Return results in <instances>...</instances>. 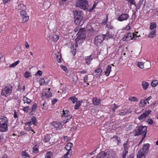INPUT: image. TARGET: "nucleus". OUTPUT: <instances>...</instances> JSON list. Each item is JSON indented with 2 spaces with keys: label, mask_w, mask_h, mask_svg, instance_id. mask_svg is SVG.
<instances>
[{
  "label": "nucleus",
  "mask_w": 158,
  "mask_h": 158,
  "mask_svg": "<svg viewBox=\"0 0 158 158\" xmlns=\"http://www.w3.org/2000/svg\"><path fill=\"white\" fill-rule=\"evenodd\" d=\"M88 76L87 75H85L84 78V81L85 82H88Z\"/></svg>",
  "instance_id": "nucleus-64"
},
{
  "label": "nucleus",
  "mask_w": 158,
  "mask_h": 158,
  "mask_svg": "<svg viewBox=\"0 0 158 158\" xmlns=\"http://www.w3.org/2000/svg\"><path fill=\"white\" fill-rule=\"evenodd\" d=\"M93 59L92 57V55H90L89 56H88L85 57V63L88 65H89L91 63V61Z\"/></svg>",
  "instance_id": "nucleus-17"
},
{
  "label": "nucleus",
  "mask_w": 158,
  "mask_h": 158,
  "mask_svg": "<svg viewBox=\"0 0 158 158\" xmlns=\"http://www.w3.org/2000/svg\"><path fill=\"white\" fill-rule=\"evenodd\" d=\"M69 100H70L73 103H74L76 102L78 100L77 98H76L75 96H73L72 97H70L68 98Z\"/></svg>",
  "instance_id": "nucleus-35"
},
{
  "label": "nucleus",
  "mask_w": 158,
  "mask_h": 158,
  "mask_svg": "<svg viewBox=\"0 0 158 158\" xmlns=\"http://www.w3.org/2000/svg\"><path fill=\"white\" fill-rule=\"evenodd\" d=\"M142 85L143 89L144 90H146L149 86V84L145 81H142Z\"/></svg>",
  "instance_id": "nucleus-27"
},
{
  "label": "nucleus",
  "mask_w": 158,
  "mask_h": 158,
  "mask_svg": "<svg viewBox=\"0 0 158 158\" xmlns=\"http://www.w3.org/2000/svg\"><path fill=\"white\" fill-rule=\"evenodd\" d=\"M83 17H74V23L77 25H79L82 21Z\"/></svg>",
  "instance_id": "nucleus-22"
},
{
  "label": "nucleus",
  "mask_w": 158,
  "mask_h": 158,
  "mask_svg": "<svg viewBox=\"0 0 158 158\" xmlns=\"http://www.w3.org/2000/svg\"><path fill=\"white\" fill-rule=\"evenodd\" d=\"M156 31L155 30H153L148 34V37L150 38H152L154 37V36L156 35Z\"/></svg>",
  "instance_id": "nucleus-34"
},
{
  "label": "nucleus",
  "mask_w": 158,
  "mask_h": 158,
  "mask_svg": "<svg viewBox=\"0 0 158 158\" xmlns=\"http://www.w3.org/2000/svg\"><path fill=\"white\" fill-rule=\"evenodd\" d=\"M145 64L148 65V66L147 67L145 66L144 67L143 63L142 62H138L137 63V65L138 67L141 69H143L144 68L146 69H148L150 68L151 67V65L150 63H148L147 64Z\"/></svg>",
  "instance_id": "nucleus-16"
},
{
  "label": "nucleus",
  "mask_w": 158,
  "mask_h": 158,
  "mask_svg": "<svg viewBox=\"0 0 158 158\" xmlns=\"http://www.w3.org/2000/svg\"><path fill=\"white\" fill-rule=\"evenodd\" d=\"M110 140H113V141H115V140H116L118 143H119L121 142L120 138L116 135L113 136V137L111 138Z\"/></svg>",
  "instance_id": "nucleus-32"
},
{
  "label": "nucleus",
  "mask_w": 158,
  "mask_h": 158,
  "mask_svg": "<svg viewBox=\"0 0 158 158\" xmlns=\"http://www.w3.org/2000/svg\"><path fill=\"white\" fill-rule=\"evenodd\" d=\"M137 37L138 36L134 33H131L129 32L123 38V40L124 41H128L131 40H135Z\"/></svg>",
  "instance_id": "nucleus-7"
},
{
  "label": "nucleus",
  "mask_w": 158,
  "mask_h": 158,
  "mask_svg": "<svg viewBox=\"0 0 158 158\" xmlns=\"http://www.w3.org/2000/svg\"><path fill=\"white\" fill-rule=\"evenodd\" d=\"M129 148L128 144L127 143V141L123 144V151L128 152Z\"/></svg>",
  "instance_id": "nucleus-41"
},
{
  "label": "nucleus",
  "mask_w": 158,
  "mask_h": 158,
  "mask_svg": "<svg viewBox=\"0 0 158 158\" xmlns=\"http://www.w3.org/2000/svg\"><path fill=\"white\" fill-rule=\"evenodd\" d=\"M22 158H30V156L25 151H23L21 153Z\"/></svg>",
  "instance_id": "nucleus-33"
},
{
  "label": "nucleus",
  "mask_w": 158,
  "mask_h": 158,
  "mask_svg": "<svg viewBox=\"0 0 158 158\" xmlns=\"http://www.w3.org/2000/svg\"><path fill=\"white\" fill-rule=\"evenodd\" d=\"M67 118L65 120H64L63 123L65 124L68 122L72 118V115H69V117H67Z\"/></svg>",
  "instance_id": "nucleus-46"
},
{
  "label": "nucleus",
  "mask_w": 158,
  "mask_h": 158,
  "mask_svg": "<svg viewBox=\"0 0 158 158\" xmlns=\"http://www.w3.org/2000/svg\"><path fill=\"white\" fill-rule=\"evenodd\" d=\"M104 40V38L102 34L98 35L94 38V44L97 46H99L102 43Z\"/></svg>",
  "instance_id": "nucleus-6"
},
{
  "label": "nucleus",
  "mask_w": 158,
  "mask_h": 158,
  "mask_svg": "<svg viewBox=\"0 0 158 158\" xmlns=\"http://www.w3.org/2000/svg\"><path fill=\"white\" fill-rule=\"evenodd\" d=\"M39 147L38 144H37V143L34 144V145L33 146L32 148V152L35 154L38 153L39 152L38 150Z\"/></svg>",
  "instance_id": "nucleus-24"
},
{
  "label": "nucleus",
  "mask_w": 158,
  "mask_h": 158,
  "mask_svg": "<svg viewBox=\"0 0 158 158\" xmlns=\"http://www.w3.org/2000/svg\"><path fill=\"white\" fill-rule=\"evenodd\" d=\"M61 68L66 73H68V70L67 67L63 65H60V66Z\"/></svg>",
  "instance_id": "nucleus-52"
},
{
  "label": "nucleus",
  "mask_w": 158,
  "mask_h": 158,
  "mask_svg": "<svg viewBox=\"0 0 158 158\" xmlns=\"http://www.w3.org/2000/svg\"><path fill=\"white\" fill-rule=\"evenodd\" d=\"M53 155V153L49 151L45 154L44 158H52Z\"/></svg>",
  "instance_id": "nucleus-30"
},
{
  "label": "nucleus",
  "mask_w": 158,
  "mask_h": 158,
  "mask_svg": "<svg viewBox=\"0 0 158 158\" xmlns=\"http://www.w3.org/2000/svg\"><path fill=\"white\" fill-rule=\"evenodd\" d=\"M42 71L40 70H38L37 71V72L35 73V75L37 76L39 75L40 76L42 75Z\"/></svg>",
  "instance_id": "nucleus-60"
},
{
  "label": "nucleus",
  "mask_w": 158,
  "mask_h": 158,
  "mask_svg": "<svg viewBox=\"0 0 158 158\" xmlns=\"http://www.w3.org/2000/svg\"><path fill=\"white\" fill-rule=\"evenodd\" d=\"M106 158H114L115 153L112 150H106Z\"/></svg>",
  "instance_id": "nucleus-11"
},
{
  "label": "nucleus",
  "mask_w": 158,
  "mask_h": 158,
  "mask_svg": "<svg viewBox=\"0 0 158 158\" xmlns=\"http://www.w3.org/2000/svg\"><path fill=\"white\" fill-rule=\"evenodd\" d=\"M150 148V144L149 143H145L143 145L142 148L139 150L147 154Z\"/></svg>",
  "instance_id": "nucleus-13"
},
{
  "label": "nucleus",
  "mask_w": 158,
  "mask_h": 158,
  "mask_svg": "<svg viewBox=\"0 0 158 158\" xmlns=\"http://www.w3.org/2000/svg\"><path fill=\"white\" fill-rule=\"evenodd\" d=\"M139 105L141 107H143L146 105V104L144 102V99H141V100L139 103Z\"/></svg>",
  "instance_id": "nucleus-45"
},
{
  "label": "nucleus",
  "mask_w": 158,
  "mask_h": 158,
  "mask_svg": "<svg viewBox=\"0 0 158 158\" xmlns=\"http://www.w3.org/2000/svg\"><path fill=\"white\" fill-rule=\"evenodd\" d=\"M147 127L146 126H139L137 127V129L133 131V133L135 136L139 135H143L146 136L147 133Z\"/></svg>",
  "instance_id": "nucleus-3"
},
{
  "label": "nucleus",
  "mask_w": 158,
  "mask_h": 158,
  "mask_svg": "<svg viewBox=\"0 0 158 158\" xmlns=\"http://www.w3.org/2000/svg\"><path fill=\"white\" fill-rule=\"evenodd\" d=\"M108 20V16H106V19L103 20L102 22V24L103 25L106 24Z\"/></svg>",
  "instance_id": "nucleus-61"
},
{
  "label": "nucleus",
  "mask_w": 158,
  "mask_h": 158,
  "mask_svg": "<svg viewBox=\"0 0 158 158\" xmlns=\"http://www.w3.org/2000/svg\"><path fill=\"white\" fill-rule=\"evenodd\" d=\"M127 1L130 3L131 5H134L136 7H137L136 2L135 0H127Z\"/></svg>",
  "instance_id": "nucleus-44"
},
{
  "label": "nucleus",
  "mask_w": 158,
  "mask_h": 158,
  "mask_svg": "<svg viewBox=\"0 0 158 158\" xmlns=\"http://www.w3.org/2000/svg\"><path fill=\"white\" fill-rule=\"evenodd\" d=\"M5 60V58L3 55L0 52V61L1 62H4Z\"/></svg>",
  "instance_id": "nucleus-54"
},
{
  "label": "nucleus",
  "mask_w": 158,
  "mask_h": 158,
  "mask_svg": "<svg viewBox=\"0 0 158 158\" xmlns=\"http://www.w3.org/2000/svg\"><path fill=\"white\" fill-rule=\"evenodd\" d=\"M147 154L139 150L137 154V158H146V155Z\"/></svg>",
  "instance_id": "nucleus-20"
},
{
  "label": "nucleus",
  "mask_w": 158,
  "mask_h": 158,
  "mask_svg": "<svg viewBox=\"0 0 158 158\" xmlns=\"http://www.w3.org/2000/svg\"><path fill=\"white\" fill-rule=\"evenodd\" d=\"M156 24L155 22H152L150 23V29L151 30H152L156 28Z\"/></svg>",
  "instance_id": "nucleus-36"
},
{
  "label": "nucleus",
  "mask_w": 158,
  "mask_h": 158,
  "mask_svg": "<svg viewBox=\"0 0 158 158\" xmlns=\"http://www.w3.org/2000/svg\"><path fill=\"white\" fill-rule=\"evenodd\" d=\"M113 105L114 107L112 108V110L113 112H114L116 109L118 108V106L115 103L113 104Z\"/></svg>",
  "instance_id": "nucleus-59"
},
{
  "label": "nucleus",
  "mask_w": 158,
  "mask_h": 158,
  "mask_svg": "<svg viewBox=\"0 0 158 158\" xmlns=\"http://www.w3.org/2000/svg\"><path fill=\"white\" fill-rule=\"evenodd\" d=\"M103 37L104 38V40H108V39L112 38L113 37V35L112 33L110 30H108L106 34H102Z\"/></svg>",
  "instance_id": "nucleus-14"
},
{
  "label": "nucleus",
  "mask_w": 158,
  "mask_h": 158,
  "mask_svg": "<svg viewBox=\"0 0 158 158\" xmlns=\"http://www.w3.org/2000/svg\"><path fill=\"white\" fill-rule=\"evenodd\" d=\"M128 152L123 151V153L122 155V158H126V155L128 153Z\"/></svg>",
  "instance_id": "nucleus-57"
},
{
  "label": "nucleus",
  "mask_w": 158,
  "mask_h": 158,
  "mask_svg": "<svg viewBox=\"0 0 158 158\" xmlns=\"http://www.w3.org/2000/svg\"><path fill=\"white\" fill-rule=\"evenodd\" d=\"M50 135L49 134H46L44 136L42 140L44 142L47 143L50 141Z\"/></svg>",
  "instance_id": "nucleus-25"
},
{
  "label": "nucleus",
  "mask_w": 158,
  "mask_h": 158,
  "mask_svg": "<svg viewBox=\"0 0 158 158\" xmlns=\"http://www.w3.org/2000/svg\"><path fill=\"white\" fill-rule=\"evenodd\" d=\"M158 84V81L157 80H153L151 83V85L152 87H155Z\"/></svg>",
  "instance_id": "nucleus-43"
},
{
  "label": "nucleus",
  "mask_w": 158,
  "mask_h": 158,
  "mask_svg": "<svg viewBox=\"0 0 158 158\" xmlns=\"http://www.w3.org/2000/svg\"><path fill=\"white\" fill-rule=\"evenodd\" d=\"M13 91V85L11 84L6 85L1 90L2 96L7 97L10 95Z\"/></svg>",
  "instance_id": "nucleus-2"
},
{
  "label": "nucleus",
  "mask_w": 158,
  "mask_h": 158,
  "mask_svg": "<svg viewBox=\"0 0 158 158\" xmlns=\"http://www.w3.org/2000/svg\"><path fill=\"white\" fill-rule=\"evenodd\" d=\"M102 72V69L100 68H98L94 71V73L96 74V75L100 76Z\"/></svg>",
  "instance_id": "nucleus-29"
},
{
  "label": "nucleus",
  "mask_w": 158,
  "mask_h": 158,
  "mask_svg": "<svg viewBox=\"0 0 158 158\" xmlns=\"http://www.w3.org/2000/svg\"><path fill=\"white\" fill-rule=\"evenodd\" d=\"M85 33V28H82L80 29L78 33V36L75 39L76 43H77L79 40H81L85 39L86 37Z\"/></svg>",
  "instance_id": "nucleus-5"
},
{
  "label": "nucleus",
  "mask_w": 158,
  "mask_h": 158,
  "mask_svg": "<svg viewBox=\"0 0 158 158\" xmlns=\"http://www.w3.org/2000/svg\"><path fill=\"white\" fill-rule=\"evenodd\" d=\"M37 121L36 117L34 116L32 117L31 118V121L27 123L28 126L31 125V124H33L35 126L37 125Z\"/></svg>",
  "instance_id": "nucleus-19"
},
{
  "label": "nucleus",
  "mask_w": 158,
  "mask_h": 158,
  "mask_svg": "<svg viewBox=\"0 0 158 158\" xmlns=\"http://www.w3.org/2000/svg\"><path fill=\"white\" fill-rule=\"evenodd\" d=\"M96 158H106V150L104 151H102L98 153Z\"/></svg>",
  "instance_id": "nucleus-23"
},
{
  "label": "nucleus",
  "mask_w": 158,
  "mask_h": 158,
  "mask_svg": "<svg viewBox=\"0 0 158 158\" xmlns=\"http://www.w3.org/2000/svg\"><path fill=\"white\" fill-rule=\"evenodd\" d=\"M22 100L24 102V103H27L28 104H30L32 101V100L30 99H29L26 96H23V98Z\"/></svg>",
  "instance_id": "nucleus-28"
},
{
  "label": "nucleus",
  "mask_w": 158,
  "mask_h": 158,
  "mask_svg": "<svg viewBox=\"0 0 158 158\" xmlns=\"http://www.w3.org/2000/svg\"><path fill=\"white\" fill-rule=\"evenodd\" d=\"M111 66L110 65H108L106 68V69L105 72V74L106 76H108L111 72Z\"/></svg>",
  "instance_id": "nucleus-26"
},
{
  "label": "nucleus",
  "mask_w": 158,
  "mask_h": 158,
  "mask_svg": "<svg viewBox=\"0 0 158 158\" xmlns=\"http://www.w3.org/2000/svg\"><path fill=\"white\" fill-rule=\"evenodd\" d=\"M73 146V144L71 143H68L65 147V148L68 151L66 153H68L69 154H72V151L71 148Z\"/></svg>",
  "instance_id": "nucleus-15"
},
{
  "label": "nucleus",
  "mask_w": 158,
  "mask_h": 158,
  "mask_svg": "<svg viewBox=\"0 0 158 158\" xmlns=\"http://www.w3.org/2000/svg\"><path fill=\"white\" fill-rule=\"evenodd\" d=\"M8 119L5 116L0 118V132H6L8 130Z\"/></svg>",
  "instance_id": "nucleus-1"
},
{
  "label": "nucleus",
  "mask_w": 158,
  "mask_h": 158,
  "mask_svg": "<svg viewBox=\"0 0 158 158\" xmlns=\"http://www.w3.org/2000/svg\"><path fill=\"white\" fill-rule=\"evenodd\" d=\"M30 73L28 72H26L24 74V76L26 78H28L29 77V75Z\"/></svg>",
  "instance_id": "nucleus-62"
},
{
  "label": "nucleus",
  "mask_w": 158,
  "mask_h": 158,
  "mask_svg": "<svg viewBox=\"0 0 158 158\" xmlns=\"http://www.w3.org/2000/svg\"><path fill=\"white\" fill-rule=\"evenodd\" d=\"M107 27L109 29V30H111V31H113V32L114 31V27L113 26H112L110 25H107Z\"/></svg>",
  "instance_id": "nucleus-56"
},
{
  "label": "nucleus",
  "mask_w": 158,
  "mask_h": 158,
  "mask_svg": "<svg viewBox=\"0 0 158 158\" xmlns=\"http://www.w3.org/2000/svg\"><path fill=\"white\" fill-rule=\"evenodd\" d=\"M61 58V56L60 55L57 56L56 60L58 63H60L62 62Z\"/></svg>",
  "instance_id": "nucleus-53"
},
{
  "label": "nucleus",
  "mask_w": 158,
  "mask_h": 158,
  "mask_svg": "<svg viewBox=\"0 0 158 158\" xmlns=\"http://www.w3.org/2000/svg\"><path fill=\"white\" fill-rule=\"evenodd\" d=\"M98 2V1H95L92 7L90 9L89 11L90 12H92L97 6Z\"/></svg>",
  "instance_id": "nucleus-39"
},
{
  "label": "nucleus",
  "mask_w": 158,
  "mask_h": 158,
  "mask_svg": "<svg viewBox=\"0 0 158 158\" xmlns=\"http://www.w3.org/2000/svg\"><path fill=\"white\" fill-rule=\"evenodd\" d=\"M19 63V61L18 60L14 62V63L11 64L10 65V67H14L18 65Z\"/></svg>",
  "instance_id": "nucleus-50"
},
{
  "label": "nucleus",
  "mask_w": 158,
  "mask_h": 158,
  "mask_svg": "<svg viewBox=\"0 0 158 158\" xmlns=\"http://www.w3.org/2000/svg\"><path fill=\"white\" fill-rule=\"evenodd\" d=\"M147 122L150 124H152L153 123V120L151 118L148 119L147 121Z\"/></svg>",
  "instance_id": "nucleus-58"
},
{
  "label": "nucleus",
  "mask_w": 158,
  "mask_h": 158,
  "mask_svg": "<svg viewBox=\"0 0 158 158\" xmlns=\"http://www.w3.org/2000/svg\"><path fill=\"white\" fill-rule=\"evenodd\" d=\"M76 7L84 10H87L89 6V2L87 0H78L75 3Z\"/></svg>",
  "instance_id": "nucleus-4"
},
{
  "label": "nucleus",
  "mask_w": 158,
  "mask_h": 158,
  "mask_svg": "<svg viewBox=\"0 0 158 158\" xmlns=\"http://www.w3.org/2000/svg\"><path fill=\"white\" fill-rule=\"evenodd\" d=\"M77 129L76 126H74L70 130L73 132L75 131Z\"/></svg>",
  "instance_id": "nucleus-63"
},
{
  "label": "nucleus",
  "mask_w": 158,
  "mask_h": 158,
  "mask_svg": "<svg viewBox=\"0 0 158 158\" xmlns=\"http://www.w3.org/2000/svg\"><path fill=\"white\" fill-rule=\"evenodd\" d=\"M151 112L152 111L151 110H148L146 111L145 112L142 114L140 116L138 117V119L141 121H143L149 115Z\"/></svg>",
  "instance_id": "nucleus-9"
},
{
  "label": "nucleus",
  "mask_w": 158,
  "mask_h": 158,
  "mask_svg": "<svg viewBox=\"0 0 158 158\" xmlns=\"http://www.w3.org/2000/svg\"><path fill=\"white\" fill-rule=\"evenodd\" d=\"M25 6L23 4H19L18 6V10H23L25 8Z\"/></svg>",
  "instance_id": "nucleus-42"
},
{
  "label": "nucleus",
  "mask_w": 158,
  "mask_h": 158,
  "mask_svg": "<svg viewBox=\"0 0 158 158\" xmlns=\"http://www.w3.org/2000/svg\"><path fill=\"white\" fill-rule=\"evenodd\" d=\"M20 15L23 23H26L29 19V16L24 10H22L20 11Z\"/></svg>",
  "instance_id": "nucleus-8"
},
{
  "label": "nucleus",
  "mask_w": 158,
  "mask_h": 158,
  "mask_svg": "<svg viewBox=\"0 0 158 158\" xmlns=\"http://www.w3.org/2000/svg\"><path fill=\"white\" fill-rule=\"evenodd\" d=\"M82 102V101H77L76 102V105L74 106V109L75 110L78 109L79 107L81 105Z\"/></svg>",
  "instance_id": "nucleus-31"
},
{
  "label": "nucleus",
  "mask_w": 158,
  "mask_h": 158,
  "mask_svg": "<svg viewBox=\"0 0 158 158\" xmlns=\"http://www.w3.org/2000/svg\"><path fill=\"white\" fill-rule=\"evenodd\" d=\"M30 109L29 106H26L25 107H24L22 110L24 112L28 113L29 112V110H30Z\"/></svg>",
  "instance_id": "nucleus-48"
},
{
  "label": "nucleus",
  "mask_w": 158,
  "mask_h": 158,
  "mask_svg": "<svg viewBox=\"0 0 158 158\" xmlns=\"http://www.w3.org/2000/svg\"><path fill=\"white\" fill-rule=\"evenodd\" d=\"M128 100L131 102H138L139 101V99L134 96L129 97Z\"/></svg>",
  "instance_id": "nucleus-40"
},
{
  "label": "nucleus",
  "mask_w": 158,
  "mask_h": 158,
  "mask_svg": "<svg viewBox=\"0 0 158 158\" xmlns=\"http://www.w3.org/2000/svg\"><path fill=\"white\" fill-rule=\"evenodd\" d=\"M45 95L48 98H50L52 96V94L50 91L45 93Z\"/></svg>",
  "instance_id": "nucleus-55"
},
{
  "label": "nucleus",
  "mask_w": 158,
  "mask_h": 158,
  "mask_svg": "<svg viewBox=\"0 0 158 158\" xmlns=\"http://www.w3.org/2000/svg\"><path fill=\"white\" fill-rule=\"evenodd\" d=\"M39 83L40 86L44 85L45 84V81L44 79L43 78H40L39 81Z\"/></svg>",
  "instance_id": "nucleus-47"
},
{
  "label": "nucleus",
  "mask_w": 158,
  "mask_h": 158,
  "mask_svg": "<svg viewBox=\"0 0 158 158\" xmlns=\"http://www.w3.org/2000/svg\"><path fill=\"white\" fill-rule=\"evenodd\" d=\"M129 17V15L128 14H122L118 17V20L119 21L122 22L127 20Z\"/></svg>",
  "instance_id": "nucleus-12"
},
{
  "label": "nucleus",
  "mask_w": 158,
  "mask_h": 158,
  "mask_svg": "<svg viewBox=\"0 0 158 158\" xmlns=\"http://www.w3.org/2000/svg\"><path fill=\"white\" fill-rule=\"evenodd\" d=\"M52 35V38L54 41L56 42L59 39V36L55 33L53 34Z\"/></svg>",
  "instance_id": "nucleus-38"
},
{
  "label": "nucleus",
  "mask_w": 158,
  "mask_h": 158,
  "mask_svg": "<svg viewBox=\"0 0 158 158\" xmlns=\"http://www.w3.org/2000/svg\"><path fill=\"white\" fill-rule=\"evenodd\" d=\"M63 115L62 116H63L64 117H66L67 118L69 117V115H71L70 114V112L68 110L64 111V110H63Z\"/></svg>",
  "instance_id": "nucleus-37"
},
{
  "label": "nucleus",
  "mask_w": 158,
  "mask_h": 158,
  "mask_svg": "<svg viewBox=\"0 0 158 158\" xmlns=\"http://www.w3.org/2000/svg\"><path fill=\"white\" fill-rule=\"evenodd\" d=\"M93 104L96 106H98L101 104V99H98L97 97L94 98H92Z\"/></svg>",
  "instance_id": "nucleus-18"
},
{
  "label": "nucleus",
  "mask_w": 158,
  "mask_h": 158,
  "mask_svg": "<svg viewBox=\"0 0 158 158\" xmlns=\"http://www.w3.org/2000/svg\"><path fill=\"white\" fill-rule=\"evenodd\" d=\"M71 52L73 54V56H75L76 52V48H75L74 47H73L71 48Z\"/></svg>",
  "instance_id": "nucleus-51"
},
{
  "label": "nucleus",
  "mask_w": 158,
  "mask_h": 158,
  "mask_svg": "<svg viewBox=\"0 0 158 158\" xmlns=\"http://www.w3.org/2000/svg\"><path fill=\"white\" fill-rule=\"evenodd\" d=\"M52 126L54 127L57 130H60L62 128V122L54 121L52 123Z\"/></svg>",
  "instance_id": "nucleus-10"
},
{
  "label": "nucleus",
  "mask_w": 158,
  "mask_h": 158,
  "mask_svg": "<svg viewBox=\"0 0 158 158\" xmlns=\"http://www.w3.org/2000/svg\"><path fill=\"white\" fill-rule=\"evenodd\" d=\"M37 105L36 103H34L31 107V112H34L36 109Z\"/></svg>",
  "instance_id": "nucleus-49"
},
{
  "label": "nucleus",
  "mask_w": 158,
  "mask_h": 158,
  "mask_svg": "<svg viewBox=\"0 0 158 158\" xmlns=\"http://www.w3.org/2000/svg\"><path fill=\"white\" fill-rule=\"evenodd\" d=\"M74 17H83L81 11H78L77 10H74L73 11Z\"/></svg>",
  "instance_id": "nucleus-21"
}]
</instances>
